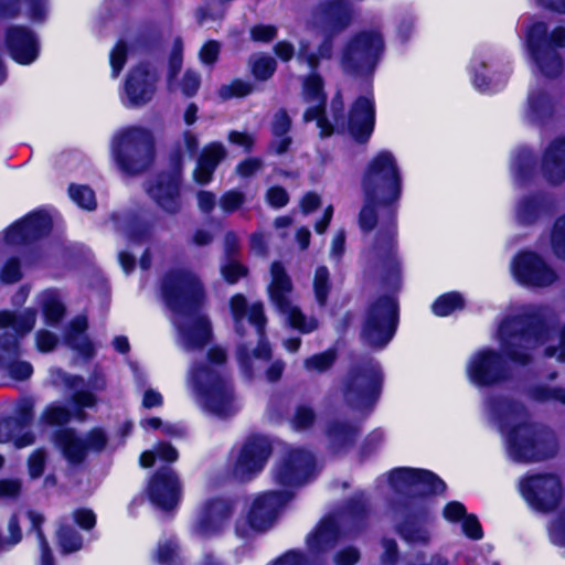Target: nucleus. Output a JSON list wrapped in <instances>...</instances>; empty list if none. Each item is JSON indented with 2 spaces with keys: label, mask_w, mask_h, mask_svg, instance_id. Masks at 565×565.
Masks as SVG:
<instances>
[{
  "label": "nucleus",
  "mask_w": 565,
  "mask_h": 565,
  "mask_svg": "<svg viewBox=\"0 0 565 565\" xmlns=\"http://www.w3.org/2000/svg\"><path fill=\"white\" fill-rule=\"evenodd\" d=\"M490 418L505 436L508 452L518 461H540L554 456L558 449L555 434L544 427L526 423L523 407L500 398L488 404Z\"/></svg>",
  "instance_id": "obj_1"
},
{
  "label": "nucleus",
  "mask_w": 565,
  "mask_h": 565,
  "mask_svg": "<svg viewBox=\"0 0 565 565\" xmlns=\"http://www.w3.org/2000/svg\"><path fill=\"white\" fill-rule=\"evenodd\" d=\"M231 310L236 331L242 334L246 333L245 327L248 326V335L257 340L256 347L254 342L249 340L239 347L237 353L241 366L245 371H252L258 367L262 362L269 360L271 355L269 344L264 341L266 319L263 305L255 302L247 307L245 299L241 295H237L231 300Z\"/></svg>",
  "instance_id": "obj_2"
},
{
  "label": "nucleus",
  "mask_w": 565,
  "mask_h": 565,
  "mask_svg": "<svg viewBox=\"0 0 565 565\" xmlns=\"http://www.w3.org/2000/svg\"><path fill=\"white\" fill-rule=\"evenodd\" d=\"M35 319L36 312L32 309L19 315L0 312V363H3L7 374L18 381L29 379L33 372L30 363L14 360V356L19 352L20 339L33 329Z\"/></svg>",
  "instance_id": "obj_3"
},
{
  "label": "nucleus",
  "mask_w": 565,
  "mask_h": 565,
  "mask_svg": "<svg viewBox=\"0 0 565 565\" xmlns=\"http://www.w3.org/2000/svg\"><path fill=\"white\" fill-rule=\"evenodd\" d=\"M188 385L196 402L217 416H227L237 408L226 381L209 366L192 367Z\"/></svg>",
  "instance_id": "obj_4"
},
{
  "label": "nucleus",
  "mask_w": 565,
  "mask_h": 565,
  "mask_svg": "<svg viewBox=\"0 0 565 565\" xmlns=\"http://www.w3.org/2000/svg\"><path fill=\"white\" fill-rule=\"evenodd\" d=\"M365 198L390 204L401 195V175L394 156L381 151L369 163L363 182Z\"/></svg>",
  "instance_id": "obj_5"
},
{
  "label": "nucleus",
  "mask_w": 565,
  "mask_h": 565,
  "mask_svg": "<svg viewBox=\"0 0 565 565\" xmlns=\"http://www.w3.org/2000/svg\"><path fill=\"white\" fill-rule=\"evenodd\" d=\"M113 154L118 167L127 173L145 170L153 159V138L149 130L130 127L113 141Z\"/></svg>",
  "instance_id": "obj_6"
},
{
  "label": "nucleus",
  "mask_w": 565,
  "mask_h": 565,
  "mask_svg": "<svg viewBox=\"0 0 565 565\" xmlns=\"http://www.w3.org/2000/svg\"><path fill=\"white\" fill-rule=\"evenodd\" d=\"M292 289V281L285 267L278 262L273 263L270 266V282L268 285L271 302L292 328L303 333L311 332L317 329L318 322L312 318L307 319L303 316L291 298Z\"/></svg>",
  "instance_id": "obj_7"
},
{
  "label": "nucleus",
  "mask_w": 565,
  "mask_h": 565,
  "mask_svg": "<svg viewBox=\"0 0 565 565\" xmlns=\"http://www.w3.org/2000/svg\"><path fill=\"white\" fill-rule=\"evenodd\" d=\"M550 42L554 46L564 47L565 29H554L550 39L543 22H534L526 29V46L535 64L546 76H555L562 71V61L558 53L550 47Z\"/></svg>",
  "instance_id": "obj_8"
},
{
  "label": "nucleus",
  "mask_w": 565,
  "mask_h": 565,
  "mask_svg": "<svg viewBox=\"0 0 565 565\" xmlns=\"http://www.w3.org/2000/svg\"><path fill=\"white\" fill-rule=\"evenodd\" d=\"M397 307L393 298L383 297L370 305L363 324L362 338L373 348H382L392 339L396 326Z\"/></svg>",
  "instance_id": "obj_9"
},
{
  "label": "nucleus",
  "mask_w": 565,
  "mask_h": 565,
  "mask_svg": "<svg viewBox=\"0 0 565 565\" xmlns=\"http://www.w3.org/2000/svg\"><path fill=\"white\" fill-rule=\"evenodd\" d=\"M546 331L537 327L524 329V322L520 317L507 318L498 330V339L502 352L514 362L526 363L529 354L519 352L521 349H533L544 341Z\"/></svg>",
  "instance_id": "obj_10"
},
{
  "label": "nucleus",
  "mask_w": 565,
  "mask_h": 565,
  "mask_svg": "<svg viewBox=\"0 0 565 565\" xmlns=\"http://www.w3.org/2000/svg\"><path fill=\"white\" fill-rule=\"evenodd\" d=\"M520 492L530 507L540 512L554 511L563 498L562 482L553 473L524 477L520 481Z\"/></svg>",
  "instance_id": "obj_11"
},
{
  "label": "nucleus",
  "mask_w": 565,
  "mask_h": 565,
  "mask_svg": "<svg viewBox=\"0 0 565 565\" xmlns=\"http://www.w3.org/2000/svg\"><path fill=\"white\" fill-rule=\"evenodd\" d=\"M290 492L270 491L256 497L245 516L237 523V532L245 536L253 531H263L269 527L278 511L290 500Z\"/></svg>",
  "instance_id": "obj_12"
},
{
  "label": "nucleus",
  "mask_w": 565,
  "mask_h": 565,
  "mask_svg": "<svg viewBox=\"0 0 565 565\" xmlns=\"http://www.w3.org/2000/svg\"><path fill=\"white\" fill-rule=\"evenodd\" d=\"M343 103L334 99L331 105L335 129L348 131L355 140L365 141L370 138L374 127V104L367 97L359 98L352 106L348 119L339 115Z\"/></svg>",
  "instance_id": "obj_13"
},
{
  "label": "nucleus",
  "mask_w": 565,
  "mask_h": 565,
  "mask_svg": "<svg viewBox=\"0 0 565 565\" xmlns=\"http://www.w3.org/2000/svg\"><path fill=\"white\" fill-rule=\"evenodd\" d=\"M161 289L164 301L173 311H192L202 295L196 277L183 270L168 274Z\"/></svg>",
  "instance_id": "obj_14"
},
{
  "label": "nucleus",
  "mask_w": 565,
  "mask_h": 565,
  "mask_svg": "<svg viewBox=\"0 0 565 565\" xmlns=\"http://www.w3.org/2000/svg\"><path fill=\"white\" fill-rule=\"evenodd\" d=\"M382 46V39L375 32L356 35L343 50L341 56L343 70L348 73L370 71Z\"/></svg>",
  "instance_id": "obj_15"
},
{
  "label": "nucleus",
  "mask_w": 565,
  "mask_h": 565,
  "mask_svg": "<svg viewBox=\"0 0 565 565\" xmlns=\"http://www.w3.org/2000/svg\"><path fill=\"white\" fill-rule=\"evenodd\" d=\"M388 480L396 491L411 494L438 493L446 489L445 482L427 470L398 468L390 473Z\"/></svg>",
  "instance_id": "obj_16"
},
{
  "label": "nucleus",
  "mask_w": 565,
  "mask_h": 565,
  "mask_svg": "<svg viewBox=\"0 0 565 565\" xmlns=\"http://www.w3.org/2000/svg\"><path fill=\"white\" fill-rule=\"evenodd\" d=\"M381 372L377 366L352 373L347 380L344 397L358 408L370 406L379 395Z\"/></svg>",
  "instance_id": "obj_17"
},
{
  "label": "nucleus",
  "mask_w": 565,
  "mask_h": 565,
  "mask_svg": "<svg viewBox=\"0 0 565 565\" xmlns=\"http://www.w3.org/2000/svg\"><path fill=\"white\" fill-rule=\"evenodd\" d=\"M315 467L311 454L301 449H292L276 467L274 478L278 484L297 487L312 476Z\"/></svg>",
  "instance_id": "obj_18"
},
{
  "label": "nucleus",
  "mask_w": 565,
  "mask_h": 565,
  "mask_svg": "<svg viewBox=\"0 0 565 565\" xmlns=\"http://www.w3.org/2000/svg\"><path fill=\"white\" fill-rule=\"evenodd\" d=\"M469 381L478 386L494 384L505 377L501 356L492 350H480L467 363Z\"/></svg>",
  "instance_id": "obj_19"
},
{
  "label": "nucleus",
  "mask_w": 565,
  "mask_h": 565,
  "mask_svg": "<svg viewBox=\"0 0 565 565\" xmlns=\"http://www.w3.org/2000/svg\"><path fill=\"white\" fill-rule=\"evenodd\" d=\"M515 279L526 286L544 287L556 280V274L534 253L519 254L511 265Z\"/></svg>",
  "instance_id": "obj_20"
},
{
  "label": "nucleus",
  "mask_w": 565,
  "mask_h": 565,
  "mask_svg": "<svg viewBox=\"0 0 565 565\" xmlns=\"http://www.w3.org/2000/svg\"><path fill=\"white\" fill-rule=\"evenodd\" d=\"M33 405L23 402L18 409V418H11L0 423V443L12 441L15 448H24L33 444L34 436L29 429L32 419ZM3 458L0 456V468Z\"/></svg>",
  "instance_id": "obj_21"
},
{
  "label": "nucleus",
  "mask_w": 565,
  "mask_h": 565,
  "mask_svg": "<svg viewBox=\"0 0 565 565\" xmlns=\"http://www.w3.org/2000/svg\"><path fill=\"white\" fill-rule=\"evenodd\" d=\"M157 74L148 66L141 65L134 68L125 84L124 103L128 106H141L151 100L154 90Z\"/></svg>",
  "instance_id": "obj_22"
},
{
  "label": "nucleus",
  "mask_w": 565,
  "mask_h": 565,
  "mask_svg": "<svg viewBox=\"0 0 565 565\" xmlns=\"http://www.w3.org/2000/svg\"><path fill=\"white\" fill-rule=\"evenodd\" d=\"M270 450L269 441L266 438L253 437L248 439L235 461L234 473L236 477L245 479L262 470Z\"/></svg>",
  "instance_id": "obj_23"
},
{
  "label": "nucleus",
  "mask_w": 565,
  "mask_h": 565,
  "mask_svg": "<svg viewBox=\"0 0 565 565\" xmlns=\"http://www.w3.org/2000/svg\"><path fill=\"white\" fill-rule=\"evenodd\" d=\"M303 98L309 104V107L305 113V120H317L320 135L322 137L330 136L334 128L333 125L322 116L326 95L322 90V81L318 75L312 74L306 78L303 83Z\"/></svg>",
  "instance_id": "obj_24"
},
{
  "label": "nucleus",
  "mask_w": 565,
  "mask_h": 565,
  "mask_svg": "<svg viewBox=\"0 0 565 565\" xmlns=\"http://www.w3.org/2000/svg\"><path fill=\"white\" fill-rule=\"evenodd\" d=\"M180 483L170 468L158 471L150 480L148 487L149 498L157 507L172 509L180 498Z\"/></svg>",
  "instance_id": "obj_25"
},
{
  "label": "nucleus",
  "mask_w": 565,
  "mask_h": 565,
  "mask_svg": "<svg viewBox=\"0 0 565 565\" xmlns=\"http://www.w3.org/2000/svg\"><path fill=\"white\" fill-rule=\"evenodd\" d=\"M6 47L11 57L20 64H30L38 57V42L26 28L13 25L7 29Z\"/></svg>",
  "instance_id": "obj_26"
},
{
  "label": "nucleus",
  "mask_w": 565,
  "mask_h": 565,
  "mask_svg": "<svg viewBox=\"0 0 565 565\" xmlns=\"http://www.w3.org/2000/svg\"><path fill=\"white\" fill-rule=\"evenodd\" d=\"M51 228V218L46 213L36 212L13 224L4 237L9 244L18 245L46 234Z\"/></svg>",
  "instance_id": "obj_27"
},
{
  "label": "nucleus",
  "mask_w": 565,
  "mask_h": 565,
  "mask_svg": "<svg viewBox=\"0 0 565 565\" xmlns=\"http://www.w3.org/2000/svg\"><path fill=\"white\" fill-rule=\"evenodd\" d=\"M174 322L179 327V341L184 350L193 351L200 349L211 337L210 324L204 317L180 316L175 318Z\"/></svg>",
  "instance_id": "obj_28"
},
{
  "label": "nucleus",
  "mask_w": 565,
  "mask_h": 565,
  "mask_svg": "<svg viewBox=\"0 0 565 565\" xmlns=\"http://www.w3.org/2000/svg\"><path fill=\"white\" fill-rule=\"evenodd\" d=\"M147 191L164 211L175 213L180 210L179 179L177 177L161 175Z\"/></svg>",
  "instance_id": "obj_29"
},
{
  "label": "nucleus",
  "mask_w": 565,
  "mask_h": 565,
  "mask_svg": "<svg viewBox=\"0 0 565 565\" xmlns=\"http://www.w3.org/2000/svg\"><path fill=\"white\" fill-rule=\"evenodd\" d=\"M350 10L342 0L328 3L315 14V21L320 24L326 32L341 31L349 24Z\"/></svg>",
  "instance_id": "obj_30"
},
{
  "label": "nucleus",
  "mask_w": 565,
  "mask_h": 565,
  "mask_svg": "<svg viewBox=\"0 0 565 565\" xmlns=\"http://www.w3.org/2000/svg\"><path fill=\"white\" fill-rule=\"evenodd\" d=\"M230 515V507L223 500L207 502L201 510L198 532L202 535H210L222 527Z\"/></svg>",
  "instance_id": "obj_31"
},
{
  "label": "nucleus",
  "mask_w": 565,
  "mask_h": 565,
  "mask_svg": "<svg viewBox=\"0 0 565 565\" xmlns=\"http://www.w3.org/2000/svg\"><path fill=\"white\" fill-rule=\"evenodd\" d=\"M226 156L225 147L221 142H211L206 145L200 154L198 166L193 172L194 179L199 183H207L212 174Z\"/></svg>",
  "instance_id": "obj_32"
},
{
  "label": "nucleus",
  "mask_w": 565,
  "mask_h": 565,
  "mask_svg": "<svg viewBox=\"0 0 565 565\" xmlns=\"http://www.w3.org/2000/svg\"><path fill=\"white\" fill-rule=\"evenodd\" d=\"M542 170L544 177L552 183H557L565 178V139L555 140L546 150Z\"/></svg>",
  "instance_id": "obj_33"
},
{
  "label": "nucleus",
  "mask_w": 565,
  "mask_h": 565,
  "mask_svg": "<svg viewBox=\"0 0 565 565\" xmlns=\"http://www.w3.org/2000/svg\"><path fill=\"white\" fill-rule=\"evenodd\" d=\"M55 445L72 463L81 462L87 455L84 438L71 429L60 430L55 436Z\"/></svg>",
  "instance_id": "obj_34"
},
{
  "label": "nucleus",
  "mask_w": 565,
  "mask_h": 565,
  "mask_svg": "<svg viewBox=\"0 0 565 565\" xmlns=\"http://www.w3.org/2000/svg\"><path fill=\"white\" fill-rule=\"evenodd\" d=\"M47 324L57 323L64 315V306L56 291L45 290L38 297Z\"/></svg>",
  "instance_id": "obj_35"
},
{
  "label": "nucleus",
  "mask_w": 565,
  "mask_h": 565,
  "mask_svg": "<svg viewBox=\"0 0 565 565\" xmlns=\"http://www.w3.org/2000/svg\"><path fill=\"white\" fill-rule=\"evenodd\" d=\"M315 298L320 306H324L331 290L330 273L326 266H319L312 280Z\"/></svg>",
  "instance_id": "obj_36"
},
{
  "label": "nucleus",
  "mask_w": 565,
  "mask_h": 565,
  "mask_svg": "<svg viewBox=\"0 0 565 565\" xmlns=\"http://www.w3.org/2000/svg\"><path fill=\"white\" fill-rule=\"evenodd\" d=\"M28 516L32 524V527L36 532V537H38V542H39V546H40V551H41L40 565H54L53 556H52L51 550L49 547V544H47L43 533L40 530V525L43 522L42 514L34 512V511H30L28 513Z\"/></svg>",
  "instance_id": "obj_37"
},
{
  "label": "nucleus",
  "mask_w": 565,
  "mask_h": 565,
  "mask_svg": "<svg viewBox=\"0 0 565 565\" xmlns=\"http://www.w3.org/2000/svg\"><path fill=\"white\" fill-rule=\"evenodd\" d=\"M463 306V300L459 294L450 292L444 296H440L433 303V311L435 315L439 317H445L454 311L461 309Z\"/></svg>",
  "instance_id": "obj_38"
},
{
  "label": "nucleus",
  "mask_w": 565,
  "mask_h": 565,
  "mask_svg": "<svg viewBox=\"0 0 565 565\" xmlns=\"http://www.w3.org/2000/svg\"><path fill=\"white\" fill-rule=\"evenodd\" d=\"M551 99L542 90H533L529 96V116L535 120L546 115L551 110Z\"/></svg>",
  "instance_id": "obj_39"
},
{
  "label": "nucleus",
  "mask_w": 565,
  "mask_h": 565,
  "mask_svg": "<svg viewBox=\"0 0 565 565\" xmlns=\"http://www.w3.org/2000/svg\"><path fill=\"white\" fill-rule=\"evenodd\" d=\"M58 545L63 553H73L82 548V537L73 529L62 526L57 532Z\"/></svg>",
  "instance_id": "obj_40"
},
{
  "label": "nucleus",
  "mask_w": 565,
  "mask_h": 565,
  "mask_svg": "<svg viewBox=\"0 0 565 565\" xmlns=\"http://www.w3.org/2000/svg\"><path fill=\"white\" fill-rule=\"evenodd\" d=\"M250 66L254 76L258 79L265 81L274 74L276 70V62L268 55L259 54L254 55L250 58Z\"/></svg>",
  "instance_id": "obj_41"
},
{
  "label": "nucleus",
  "mask_w": 565,
  "mask_h": 565,
  "mask_svg": "<svg viewBox=\"0 0 565 565\" xmlns=\"http://www.w3.org/2000/svg\"><path fill=\"white\" fill-rule=\"evenodd\" d=\"M71 199L81 207L86 210H93L96 206L95 194L92 189L85 185H71L70 186Z\"/></svg>",
  "instance_id": "obj_42"
},
{
  "label": "nucleus",
  "mask_w": 565,
  "mask_h": 565,
  "mask_svg": "<svg viewBox=\"0 0 565 565\" xmlns=\"http://www.w3.org/2000/svg\"><path fill=\"white\" fill-rule=\"evenodd\" d=\"M354 436L355 429L347 425H338L329 430V437L335 450L352 444Z\"/></svg>",
  "instance_id": "obj_43"
},
{
  "label": "nucleus",
  "mask_w": 565,
  "mask_h": 565,
  "mask_svg": "<svg viewBox=\"0 0 565 565\" xmlns=\"http://www.w3.org/2000/svg\"><path fill=\"white\" fill-rule=\"evenodd\" d=\"M551 245L555 255L565 259V216L556 221L551 235Z\"/></svg>",
  "instance_id": "obj_44"
},
{
  "label": "nucleus",
  "mask_w": 565,
  "mask_h": 565,
  "mask_svg": "<svg viewBox=\"0 0 565 565\" xmlns=\"http://www.w3.org/2000/svg\"><path fill=\"white\" fill-rule=\"evenodd\" d=\"M252 90L253 86L249 83L241 79H235L230 84L223 85L218 90V95L223 99H228L232 97H244L250 94Z\"/></svg>",
  "instance_id": "obj_45"
},
{
  "label": "nucleus",
  "mask_w": 565,
  "mask_h": 565,
  "mask_svg": "<svg viewBox=\"0 0 565 565\" xmlns=\"http://www.w3.org/2000/svg\"><path fill=\"white\" fill-rule=\"evenodd\" d=\"M334 359V353L327 351L308 358L303 364L306 370L309 372H323L332 365Z\"/></svg>",
  "instance_id": "obj_46"
},
{
  "label": "nucleus",
  "mask_w": 565,
  "mask_h": 565,
  "mask_svg": "<svg viewBox=\"0 0 565 565\" xmlns=\"http://www.w3.org/2000/svg\"><path fill=\"white\" fill-rule=\"evenodd\" d=\"M70 412L60 405H50L42 414V420L51 425H62L68 422Z\"/></svg>",
  "instance_id": "obj_47"
},
{
  "label": "nucleus",
  "mask_w": 565,
  "mask_h": 565,
  "mask_svg": "<svg viewBox=\"0 0 565 565\" xmlns=\"http://www.w3.org/2000/svg\"><path fill=\"white\" fill-rule=\"evenodd\" d=\"M532 397L537 402H559L565 405V388L535 387Z\"/></svg>",
  "instance_id": "obj_48"
},
{
  "label": "nucleus",
  "mask_w": 565,
  "mask_h": 565,
  "mask_svg": "<svg viewBox=\"0 0 565 565\" xmlns=\"http://www.w3.org/2000/svg\"><path fill=\"white\" fill-rule=\"evenodd\" d=\"M20 492L21 481L19 479H0V501L14 500Z\"/></svg>",
  "instance_id": "obj_49"
},
{
  "label": "nucleus",
  "mask_w": 565,
  "mask_h": 565,
  "mask_svg": "<svg viewBox=\"0 0 565 565\" xmlns=\"http://www.w3.org/2000/svg\"><path fill=\"white\" fill-rule=\"evenodd\" d=\"M245 202V196L238 191H228L220 200V206L226 213H232L239 209Z\"/></svg>",
  "instance_id": "obj_50"
},
{
  "label": "nucleus",
  "mask_w": 565,
  "mask_h": 565,
  "mask_svg": "<svg viewBox=\"0 0 565 565\" xmlns=\"http://www.w3.org/2000/svg\"><path fill=\"white\" fill-rule=\"evenodd\" d=\"M395 248L394 233L390 231L382 237H379L374 246V254L381 257H392Z\"/></svg>",
  "instance_id": "obj_51"
},
{
  "label": "nucleus",
  "mask_w": 565,
  "mask_h": 565,
  "mask_svg": "<svg viewBox=\"0 0 565 565\" xmlns=\"http://www.w3.org/2000/svg\"><path fill=\"white\" fill-rule=\"evenodd\" d=\"M486 65L481 61H473L472 70H473V85L481 92H491L494 90L498 85L493 84L491 81H486L480 71L484 70Z\"/></svg>",
  "instance_id": "obj_52"
},
{
  "label": "nucleus",
  "mask_w": 565,
  "mask_h": 565,
  "mask_svg": "<svg viewBox=\"0 0 565 565\" xmlns=\"http://www.w3.org/2000/svg\"><path fill=\"white\" fill-rule=\"evenodd\" d=\"M333 531L332 522H324L320 525L312 537L309 539V545L312 548H324L328 539Z\"/></svg>",
  "instance_id": "obj_53"
},
{
  "label": "nucleus",
  "mask_w": 565,
  "mask_h": 565,
  "mask_svg": "<svg viewBox=\"0 0 565 565\" xmlns=\"http://www.w3.org/2000/svg\"><path fill=\"white\" fill-rule=\"evenodd\" d=\"M87 452L89 450L100 451L107 443V437L102 429L95 428L90 430L86 437H83Z\"/></svg>",
  "instance_id": "obj_54"
},
{
  "label": "nucleus",
  "mask_w": 565,
  "mask_h": 565,
  "mask_svg": "<svg viewBox=\"0 0 565 565\" xmlns=\"http://www.w3.org/2000/svg\"><path fill=\"white\" fill-rule=\"evenodd\" d=\"M45 452L41 449L34 450L28 461L29 475L31 478L42 476L45 465Z\"/></svg>",
  "instance_id": "obj_55"
},
{
  "label": "nucleus",
  "mask_w": 565,
  "mask_h": 565,
  "mask_svg": "<svg viewBox=\"0 0 565 565\" xmlns=\"http://www.w3.org/2000/svg\"><path fill=\"white\" fill-rule=\"evenodd\" d=\"M127 49L122 42L116 44L110 53L113 75L117 76L125 65Z\"/></svg>",
  "instance_id": "obj_56"
},
{
  "label": "nucleus",
  "mask_w": 565,
  "mask_h": 565,
  "mask_svg": "<svg viewBox=\"0 0 565 565\" xmlns=\"http://www.w3.org/2000/svg\"><path fill=\"white\" fill-rule=\"evenodd\" d=\"M551 541L559 546H565V515L555 519L550 525Z\"/></svg>",
  "instance_id": "obj_57"
},
{
  "label": "nucleus",
  "mask_w": 565,
  "mask_h": 565,
  "mask_svg": "<svg viewBox=\"0 0 565 565\" xmlns=\"http://www.w3.org/2000/svg\"><path fill=\"white\" fill-rule=\"evenodd\" d=\"M313 412L308 407L301 406L295 413L292 425L296 429H306L313 423Z\"/></svg>",
  "instance_id": "obj_58"
},
{
  "label": "nucleus",
  "mask_w": 565,
  "mask_h": 565,
  "mask_svg": "<svg viewBox=\"0 0 565 565\" xmlns=\"http://www.w3.org/2000/svg\"><path fill=\"white\" fill-rule=\"evenodd\" d=\"M35 342L39 351L49 352L55 348L57 338L50 331L40 330L36 332Z\"/></svg>",
  "instance_id": "obj_59"
},
{
  "label": "nucleus",
  "mask_w": 565,
  "mask_h": 565,
  "mask_svg": "<svg viewBox=\"0 0 565 565\" xmlns=\"http://www.w3.org/2000/svg\"><path fill=\"white\" fill-rule=\"evenodd\" d=\"M21 278V270L17 259H9L1 271V280L8 284L15 282Z\"/></svg>",
  "instance_id": "obj_60"
},
{
  "label": "nucleus",
  "mask_w": 565,
  "mask_h": 565,
  "mask_svg": "<svg viewBox=\"0 0 565 565\" xmlns=\"http://www.w3.org/2000/svg\"><path fill=\"white\" fill-rule=\"evenodd\" d=\"M462 531L470 539L479 540L482 537L480 523L478 519L472 514L467 515L462 520Z\"/></svg>",
  "instance_id": "obj_61"
},
{
  "label": "nucleus",
  "mask_w": 565,
  "mask_h": 565,
  "mask_svg": "<svg viewBox=\"0 0 565 565\" xmlns=\"http://www.w3.org/2000/svg\"><path fill=\"white\" fill-rule=\"evenodd\" d=\"M466 516V508L458 501L449 502L444 509V518L449 522H457Z\"/></svg>",
  "instance_id": "obj_62"
},
{
  "label": "nucleus",
  "mask_w": 565,
  "mask_h": 565,
  "mask_svg": "<svg viewBox=\"0 0 565 565\" xmlns=\"http://www.w3.org/2000/svg\"><path fill=\"white\" fill-rule=\"evenodd\" d=\"M200 87V76L192 72L188 71L183 75L182 83H181V90L186 96H192L196 93V90Z\"/></svg>",
  "instance_id": "obj_63"
},
{
  "label": "nucleus",
  "mask_w": 565,
  "mask_h": 565,
  "mask_svg": "<svg viewBox=\"0 0 565 565\" xmlns=\"http://www.w3.org/2000/svg\"><path fill=\"white\" fill-rule=\"evenodd\" d=\"M360 559V553L354 547H347L334 556L337 565H354Z\"/></svg>",
  "instance_id": "obj_64"
}]
</instances>
